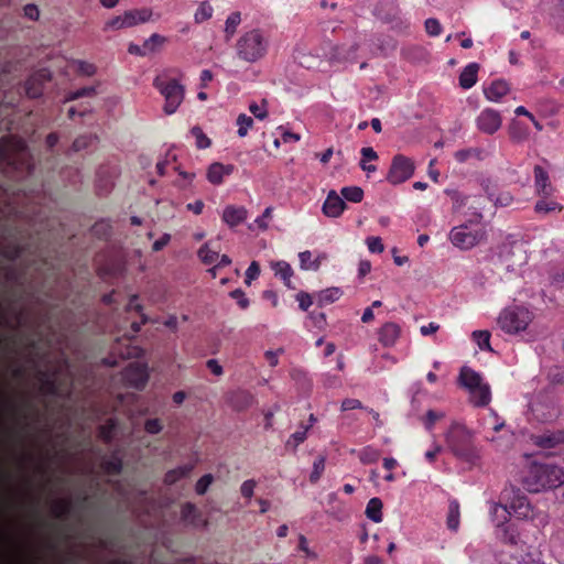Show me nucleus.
Returning <instances> with one entry per match:
<instances>
[{"label": "nucleus", "mask_w": 564, "mask_h": 564, "mask_svg": "<svg viewBox=\"0 0 564 564\" xmlns=\"http://www.w3.org/2000/svg\"><path fill=\"white\" fill-rule=\"evenodd\" d=\"M563 470L554 465L533 464L523 477V487L530 492L561 488L563 491Z\"/></svg>", "instance_id": "1"}, {"label": "nucleus", "mask_w": 564, "mask_h": 564, "mask_svg": "<svg viewBox=\"0 0 564 564\" xmlns=\"http://www.w3.org/2000/svg\"><path fill=\"white\" fill-rule=\"evenodd\" d=\"M445 441L453 455L465 462L477 458L470 431L459 423H453L445 433Z\"/></svg>", "instance_id": "2"}, {"label": "nucleus", "mask_w": 564, "mask_h": 564, "mask_svg": "<svg viewBox=\"0 0 564 564\" xmlns=\"http://www.w3.org/2000/svg\"><path fill=\"white\" fill-rule=\"evenodd\" d=\"M547 379L549 384L539 392L534 406L535 411H539V408L545 406L547 412L543 415L546 420H552L560 414L558 398L555 394V388L564 383V369L558 367L551 369L547 373Z\"/></svg>", "instance_id": "3"}, {"label": "nucleus", "mask_w": 564, "mask_h": 564, "mask_svg": "<svg viewBox=\"0 0 564 564\" xmlns=\"http://www.w3.org/2000/svg\"><path fill=\"white\" fill-rule=\"evenodd\" d=\"M153 86L164 97V112L173 115L180 105L183 102L185 88L177 79H167L163 76H156L153 80Z\"/></svg>", "instance_id": "4"}, {"label": "nucleus", "mask_w": 564, "mask_h": 564, "mask_svg": "<svg viewBox=\"0 0 564 564\" xmlns=\"http://www.w3.org/2000/svg\"><path fill=\"white\" fill-rule=\"evenodd\" d=\"M532 319L531 313L523 306L505 308L498 317L499 327L508 334H518L527 329Z\"/></svg>", "instance_id": "5"}, {"label": "nucleus", "mask_w": 564, "mask_h": 564, "mask_svg": "<svg viewBox=\"0 0 564 564\" xmlns=\"http://www.w3.org/2000/svg\"><path fill=\"white\" fill-rule=\"evenodd\" d=\"M531 442L540 453L546 456H557L564 453V429H546L531 435Z\"/></svg>", "instance_id": "6"}, {"label": "nucleus", "mask_w": 564, "mask_h": 564, "mask_svg": "<svg viewBox=\"0 0 564 564\" xmlns=\"http://www.w3.org/2000/svg\"><path fill=\"white\" fill-rule=\"evenodd\" d=\"M152 10L148 8L127 10L121 15L111 18L105 23L104 30H121L148 22Z\"/></svg>", "instance_id": "7"}, {"label": "nucleus", "mask_w": 564, "mask_h": 564, "mask_svg": "<svg viewBox=\"0 0 564 564\" xmlns=\"http://www.w3.org/2000/svg\"><path fill=\"white\" fill-rule=\"evenodd\" d=\"M485 236L486 232L482 229H471L468 225L464 224L452 228L449 240L455 247L468 250L478 245Z\"/></svg>", "instance_id": "8"}, {"label": "nucleus", "mask_w": 564, "mask_h": 564, "mask_svg": "<svg viewBox=\"0 0 564 564\" xmlns=\"http://www.w3.org/2000/svg\"><path fill=\"white\" fill-rule=\"evenodd\" d=\"M415 171V165L412 159L397 154L392 158L389 172L386 180L391 185H399L410 180Z\"/></svg>", "instance_id": "9"}, {"label": "nucleus", "mask_w": 564, "mask_h": 564, "mask_svg": "<svg viewBox=\"0 0 564 564\" xmlns=\"http://www.w3.org/2000/svg\"><path fill=\"white\" fill-rule=\"evenodd\" d=\"M505 496L509 500L507 507L510 510V514L513 513L519 519L532 518L533 508L528 497L520 489L511 488V490H506Z\"/></svg>", "instance_id": "10"}, {"label": "nucleus", "mask_w": 564, "mask_h": 564, "mask_svg": "<svg viewBox=\"0 0 564 564\" xmlns=\"http://www.w3.org/2000/svg\"><path fill=\"white\" fill-rule=\"evenodd\" d=\"M270 40L268 33L262 29L249 31V63L263 58L269 50Z\"/></svg>", "instance_id": "11"}, {"label": "nucleus", "mask_w": 564, "mask_h": 564, "mask_svg": "<svg viewBox=\"0 0 564 564\" xmlns=\"http://www.w3.org/2000/svg\"><path fill=\"white\" fill-rule=\"evenodd\" d=\"M502 124L500 112L492 108H485L476 118L478 130L486 134H494Z\"/></svg>", "instance_id": "12"}, {"label": "nucleus", "mask_w": 564, "mask_h": 564, "mask_svg": "<svg viewBox=\"0 0 564 564\" xmlns=\"http://www.w3.org/2000/svg\"><path fill=\"white\" fill-rule=\"evenodd\" d=\"M123 379L129 386L142 390L149 380L147 366L138 362L129 364L123 371Z\"/></svg>", "instance_id": "13"}, {"label": "nucleus", "mask_w": 564, "mask_h": 564, "mask_svg": "<svg viewBox=\"0 0 564 564\" xmlns=\"http://www.w3.org/2000/svg\"><path fill=\"white\" fill-rule=\"evenodd\" d=\"M40 391L45 395H59V383L56 371L39 370Z\"/></svg>", "instance_id": "14"}, {"label": "nucleus", "mask_w": 564, "mask_h": 564, "mask_svg": "<svg viewBox=\"0 0 564 564\" xmlns=\"http://www.w3.org/2000/svg\"><path fill=\"white\" fill-rule=\"evenodd\" d=\"M345 208L346 203L341 196L334 189L329 191L322 207L323 214L330 218H337L343 214Z\"/></svg>", "instance_id": "15"}, {"label": "nucleus", "mask_w": 564, "mask_h": 564, "mask_svg": "<svg viewBox=\"0 0 564 564\" xmlns=\"http://www.w3.org/2000/svg\"><path fill=\"white\" fill-rule=\"evenodd\" d=\"M181 518L187 524L196 528H204L207 525V520L202 518L200 511L192 502H186L182 506Z\"/></svg>", "instance_id": "16"}, {"label": "nucleus", "mask_w": 564, "mask_h": 564, "mask_svg": "<svg viewBox=\"0 0 564 564\" xmlns=\"http://www.w3.org/2000/svg\"><path fill=\"white\" fill-rule=\"evenodd\" d=\"M235 170L232 164H223L215 162L207 170V180L213 185H220L226 176H229Z\"/></svg>", "instance_id": "17"}, {"label": "nucleus", "mask_w": 564, "mask_h": 564, "mask_svg": "<svg viewBox=\"0 0 564 564\" xmlns=\"http://www.w3.org/2000/svg\"><path fill=\"white\" fill-rule=\"evenodd\" d=\"M510 90L509 84L503 79H496L484 87V95L489 101L498 102Z\"/></svg>", "instance_id": "18"}, {"label": "nucleus", "mask_w": 564, "mask_h": 564, "mask_svg": "<svg viewBox=\"0 0 564 564\" xmlns=\"http://www.w3.org/2000/svg\"><path fill=\"white\" fill-rule=\"evenodd\" d=\"M479 64L476 62L467 64L459 74L458 82L463 89H470L477 83Z\"/></svg>", "instance_id": "19"}, {"label": "nucleus", "mask_w": 564, "mask_h": 564, "mask_svg": "<svg viewBox=\"0 0 564 564\" xmlns=\"http://www.w3.org/2000/svg\"><path fill=\"white\" fill-rule=\"evenodd\" d=\"M400 327L398 324L389 322L382 325L379 330V341L386 347H392L400 337Z\"/></svg>", "instance_id": "20"}, {"label": "nucleus", "mask_w": 564, "mask_h": 564, "mask_svg": "<svg viewBox=\"0 0 564 564\" xmlns=\"http://www.w3.org/2000/svg\"><path fill=\"white\" fill-rule=\"evenodd\" d=\"M100 466L105 474L109 476L120 475L123 468V463L119 452L115 451L109 456H105Z\"/></svg>", "instance_id": "21"}, {"label": "nucleus", "mask_w": 564, "mask_h": 564, "mask_svg": "<svg viewBox=\"0 0 564 564\" xmlns=\"http://www.w3.org/2000/svg\"><path fill=\"white\" fill-rule=\"evenodd\" d=\"M459 381L460 384L468 389L470 393L484 384L480 373L468 367H463L460 369Z\"/></svg>", "instance_id": "22"}, {"label": "nucleus", "mask_w": 564, "mask_h": 564, "mask_svg": "<svg viewBox=\"0 0 564 564\" xmlns=\"http://www.w3.org/2000/svg\"><path fill=\"white\" fill-rule=\"evenodd\" d=\"M247 218V209L245 207L227 206L223 213V220L229 227H236L243 223Z\"/></svg>", "instance_id": "23"}, {"label": "nucleus", "mask_w": 564, "mask_h": 564, "mask_svg": "<svg viewBox=\"0 0 564 564\" xmlns=\"http://www.w3.org/2000/svg\"><path fill=\"white\" fill-rule=\"evenodd\" d=\"M46 79H48V77L42 73L29 77L24 85L28 97L33 99L41 97L43 94V83Z\"/></svg>", "instance_id": "24"}, {"label": "nucleus", "mask_w": 564, "mask_h": 564, "mask_svg": "<svg viewBox=\"0 0 564 564\" xmlns=\"http://www.w3.org/2000/svg\"><path fill=\"white\" fill-rule=\"evenodd\" d=\"M28 243L10 241L1 248V256L9 261H17L28 251Z\"/></svg>", "instance_id": "25"}, {"label": "nucleus", "mask_w": 564, "mask_h": 564, "mask_svg": "<svg viewBox=\"0 0 564 564\" xmlns=\"http://www.w3.org/2000/svg\"><path fill=\"white\" fill-rule=\"evenodd\" d=\"M341 295V289L333 286L315 293L314 299L318 306H325L336 302Z\"/></svg>", "instance_id": "26"}, {"label": "nucleus", "mask_w": 564, "mask_h": 564, "mask_svg": "<svg viewBox=\"0 0 564 564\" xmlns=\"http://www.w3.org/2000/svg\"><path fill=\"white\" fill-rule=\"evenodd\" d=\"M194 469V464H186L178 466L174 469H170L164 475V482L166 485H174L180 479L187 477Z\"/></svg>", "instance_id": "27"}, {"label": "nucleus", "mask_w": 564, "mask_h": 564, "mask_svg": "<svg viewBox=\"0 0 564 564\" xmlns=\"http://www.w3.org/2000/svg\"><path fill=\"white\" fill-rule=\"evenodd\" d=\"M459 503L456 499L449 500L448 511L446 517V525L448 530L456 532L459 528Z\"/></svg>", "instance_id": "28"}, {"label": "nucleus", "mask_w": 564, "mask_h": 564, "mask_svg": "<svg viewBox=\"0 0 564 564\" xmlns=\"http://www.w3.org/2000/svg\"><path fill=\"white\" fill-rule=\"evenodd\" d=\"M273 270L275 272V275H279L283 282L284 285L289 289L294 290L295 286L292 284L291 278L293 275V269L291 265L285 261H278L273 264Z\"/></svg>", "instance_id": "29"}, {"label": "nucleus", "mask_w": 564, "mask_h": 564, "mask_svg": "<svg viewBox=\"0 0 564 564\" xmlns=\"http://www.w3.org/2000/svg\"><path fill=\"white\" fill-rule=\"evenodd\" d=\"M510 139L517 143H521L529 138V129L522 122L512 120L509 126Z\"/></svg>", "instance_id": "30"}, {"label": "nucleus", "mask_w": 564, "mask_h": 564, "mask_svg": "<svg viewBox=\"0 0 564 564\" xmlns=\"http://www.w3.org/2000/svg\"><path fill=\"white\" fill-rule=\"evenodd\" d=\"M471 401L476 406H486L491 400L490 387L487 383L481 384L471 393Z\"/></svg>", "instance_id": "31"}, {"label": "nucleus", "mask_w": 564, "mask_h": 564, "mask_svg": "<svg viewBox=\"0 0 564 564\" xmlns=\"http://www.w3.org/2000/svg\"><path fill=\"white\" fill-rule=\"evenodd\" d=\"M368 519L379 523L382 521V501L379 498H371L366 507L365 511Z\"/></svg>", "instance_id": "32"}, {"label": "nucleus", "mask_w": 564, "mask_h": 564, "mask_svg": "<svg viewBox=\"0 0 564 564\" xmlns=\"http://www.w3.org/2000/svg\"><path fill=\"white\" fill-rule=\"evenodd\" d=\"M198 257L205 264H213L219 258L218 251L214 248V242L209 241L203 245L198 250Z\"/></svg>", "instance_id": "33"}, {"label": "nucleus", "mask_w": 564, "mask_h": 564, "mask_svg": "<svg viewBox=\"0 0 564 564\" xmlns=\"http://www.w3.org/2000/svg\"><path fill=\"white\" fill-rule=\"evenodd\" d=\"M241 23V13L235 11L230 13L225 23V40L229 42L235 35L238 25Z\"/></svg>", "instance_id": "34"}, {"label": "nucleus", "mask_w": 564, "mask_h": 564, "mask_svg": "<svg viewBox=\"0 0 564 564\" xmlns=\"http://www.w3.org/2000/svg\"><path fill=\"white\" fill-rule=\"evenodd\" d=\"M91 234L98 239L107 240L112 234V226L109 220L101 219L93 225Z\"/></svg>", "instance_id": "35"}, {"label": "nucleus", "mask_w": 564, "mask_h": 564, "mask_svg": "<svg viewBox=\"0 0 564 564\" xmlns=\"http://www.w3.org/2000/svg\"><path fill=\"white\" fill-rule=\"evenodd\" d=\"M167 42V39L161 34L153 33L149 39L143 42L147 54L159 52L161 47Z\"/></svg>", "instance_id": "36"}, {"label": "nucleus", "mask_w": 564, "mask_h": 564, "mask_svg": "<svg viewBox=\"0 0 564 564\" xmlns=\"http://www.w3.org/2000/svg\"><path fill=\"white\" fill-rule=\"evenodd\" d=\"M73 503L69 499L55 500L52 507V511L55 518L62 519L70 514Z\"/></svg>", "instance_id": "37"}, {"label": "nucleus", "mask_w": 564, "mask_h": 564, "mask_svg": "<svg viewBox=\"0 0 564 564\" xmlns=\"http://www.w3.org/2000/svg\"><path fill=\"white\" fill-rule=\"evenodd\" d=\"M563 206L555 200L540 199L534 205V210L541 215H547L554 212H562Z\"/></svg>", "instance_id": "38"}, {"label": "nucleus", "mask_w": 564, "mask_h": 564, "mask_svg": "<svg viewBox=\"0 0 564 564\" xmlns=\"http://www.w3.org/2000/svg\"><path fill=\"white\" fill-rule=\"evenodd\" d=\"M341 198L351 203H360L364 198V189L359 186H345L340 191Z\"/></svg>", "instance_id": "39"}, {"label": "nucleus", "mask_w": 564, "mask_h": 564, "mask_svg": "<svg viewBox=\"0 0 564 564\" xmlns=\"http://www.w3.org/2000/svg\"><path fill=\"white\" fill-rule=\"evenodd\" d=\"M510 516V510L507 505L496 503L491 509V517L494 522H496L497 527H500L506 523L508 517Z\"/></svg>", "instance_id": "40"}, {"label": "nucleus", "mask_w": 564, "mask_h": 564, "mask_svg": "<svg viewBox=\"0 0 564 564\" xmlns=\"http://www.w3.org/2000/svg\"><path fill=\"white\" fill-rule=\"evenodd\" d=\"M191 134L195 138V145L198 150L210 148L212 140L204 133L199 126H194L191 129Z\"/></svg>", "instance_id": "41"}, {"label": "nucleus", "mask_w": 564, "mask_h": 564, "mask_svg": "<svg viewBox=\"0 0 564 564\" xmlns=\"http://www.w3.org/2000/svg\"><path fill=\"white\" fill-rule=\"evenodd\" d=\"M534 178L538 192L547 193L546 188L549 186V174L542 166H534Z\"/></svg>", "instance_id": "42"}, {"label": "nucleus", "mask_w": 564, "mask_h": 564, "mask_svg": "<svg viewBox=\"0 0 564 564\" xmlns=\"http://www.w3.org/2000/svg\"><path fill=\"white\" fill-rule=\"evenodd\" d=\"M471 336L480 350H492L490 346V333L488 330H474Z\"/></svg>", "instance_id": "43"}, {"label": "nucleus", "mask_w": 564, "mask_h": 564, "mask_svg": "<svg viewBox=\"0 0 564 564\" xmlns=\"http://www.w3.org/2000/svg\"><path fill=\"white\" fill-rule=\"evenodd\" d=\"M499 528V538L508 544L516 545L518 543V535L516 534L512 525H507L506 523L498 527Z\"/></svg>", "instance_id": "44"}, {"label": "nucleus", "mask_w": 564, "mask_h": 564, "mask_svg": "<svg viewBox=\"0 0 564 564\" xmlns=\"http://www.w3.org/2000/svg\"><path fill=\"white\" fill-rule=\"evenodd\" d=\"M325 460H326L325 456H322V455H319L318 457L315 458V460L313 463V470L310 475V481L312 484H315L319 480V478L325 469Z\"/></svg>", "instance_id": "45"}, {"label": "nucleus", "mask_w": 564, "mask_h": 564, "mask_svg": "<svg viewBox=\"0 0 564 564\" xmlns=\"http://www.w3.org/2000/svg\"><path fill=\"white\" fill-rule=\"evenodd\" d=\"M96 93H97L96 87H94V86L83 87L75 91L68 93L65 97V101H73V100H77L83 97H91V96H95Z\"/></svg>", "instance_id": "46"}, {"label": "nucleus", "mask_w": 564, "mask_h": 564, "mask_svg": "<svg viewBox=\"0 0 564 564\" xmlns=\"http://www.w3.org/2000/svg\"><path fill=\"white\" fill-rule=\"evenodd\" d=\"M115 429H116V424H115L113 420L107 421V423L100 425V427H99V431H98L99 437L105 443H110L115 435Z\"/></svg>", "instance_id": "47"}, {"label": "nucleus", "mask_w": 564, "mask_h": 564, "mask_svg": "<svg viewBox=\"0 0 564 564\" xmlns=\"http://www.w3.org/2000/svg\"><path fill=\"white\" fill-rule=\"evenodd\" d=\"M310 426L301 425V430L294 432L286 442V446H293L296 448L307 437Z\"/></svg>", "instance_id": "48"}, {"label": "nucleus", "mask_w": 564, "mask_h": 564, "mask_svg": "<svg viewBox=\"0 0 564 564\" xmlns=\"http://www.w3.org/2000/svg\"><path fill=\"white\" fill-rule=\"evenodd\" d=\"M379 451L369 446L362 448L359 453V459L362 464H373L379 459Z\"/></svg>", "instance_id": "49"}, {"label": "nucleus", "mask_w": 564, "mask_h": 564, "mask_svg": "<svg viewBox=\"0 0 564 564\" xmlns=\"http://www.w3.org/2000/svg\"><path fill=\"white\" fill-rule=\"evenodd\" d=\"M213 7L208 2H202L195 12V21L200 23L212 18Z\"/></svg>", "instance_id": "50"}, {"label": "nucleus", "mask_w": 564, "mask_h": 564, "mask_svg": "<svg viewBox=\"0 0 564 564\" xmlns=\"http://www.w3.org/2000/svg\"><path fill=\"white\" fill-rule=\"evenodd\" d=\"M214 477L212 474H205L202 476L196 485H195V491L197 495H205L209 488V486L213 484Z\"/></svg>", "instance_id": "51"}, {"label": "nucleus", "mask_w": 564, "mask_h": 564, "mask_svg": "<svg viewBox=\"0 0 564 564\" xmlns=\"http://www.w3.org/2000/svg\"><path fill=\"white\" fill-rule=\"evenodd\" d=\"M249 112H251L257 119L263 120L268 116L267 100H262L261 105L256 102L249 104Z\"/></svg>", "instance_id": "52"}, {"label": "nucleus", "mask_w": 564, "mask_h": 564, "mask_svg": "<svg viewBox=\"0 0 564 564\" xmlns=\"http://www.w3.org/2000/svg\"><path fill=\"white\" fill-rule=\"evenodd\" d=\"M77 73L83 76H94L97 72L95 64L86 61H76Z\"/></svg>", "instance_id": "53"}, {"label": "nucleus", "mask_w": 564, "mask_h": 564, "mask_svg": "<svg viewBox=\"0 0 564 564\" xmlns=\"http://www.w3.org/2000/svg\"><path fill=\"white\" fill-rule=\"evenodd\" d=\"M425 31L431 36H438L442 33V25L435 18H429L424 23Z\"/></svg>", "instance_id": "54"}, {"label": "nucleus", "mask_w": 564, "mask_h": 564, "mask_svg": "<svg viewBox=\"0 0 564 564\" xmlns=\"http://www.w3.org/2000/svg\"><path fill=\"white\" fill-rule=\"evenodd\" d=\"M295 299L299 302V307L304 312H306L310 308V306L313 304L315 300L314 295H311L310 293H306L304 291L299 292Z\"/></svg>", "instance_id": "55"}, {"label": "nucleus", "mask_w": 564, "mask_h": 564, "mask_svg": "<svg viewBox=\"0 0 564 564\" xmlns=\"http://www.w3.org/2000/svg\"><path fill=\"white\" fill-rule=\"evenodd\" d=\"M299 259H300V265H301V269L303 270H314L316 271L317 270V265L316 264H312V252L306 250V251H303V252H300L299 253Z\"/></svg>", "instance_id": "56"}, {"label": "nucleus", "mask_w": 564, "mask_h": 564, "mask_svg": "<svg viewBox=\"0 0 564 564\" xmlns=\"http://www.w3.org/2000/svg\"><path fill=\"white\" fill-rule=\"evenodd\" d=\"M163 430V424L160 419H148L144 422V431L149 434L155 435Z\"/></svg>", "instance_id": "57"}, {"label": "nucleus", "mask_w": 564, "mask_h": 564, "mask_svg": "<svg viewBox=\"0 0 564 564\" xmlns=\"http://www.w3.org/2000/svg\"><path fill=\"white\" fill-rule=\"evenodd\" d=\"M94 140H95V138L91 135H80L74 140L72 148L76 152L84 150V149L88 148L93 143Z\"/></svg>", "instance_id": "58"}, {"label": "nucleus", "mask_w": 564, "mask_h": 564, "mask_svg": "<svg viewBox=\"0 0 564 564\" xmlns=\"http://www.w3.org/2000/svg\"><path fill=\"white\" fill-rule=\"evenodd\" d=\"M11 142L9 138H2L0 139V160L6 161L10 163L11 161V154L10 149Z\"/></svg>", "instance_id": "59"}, {"label": "nucleus", "mask_w": 564, "mask_h": 564, "mask_svg": "<svg viewBox=\"0 0 564 564\" xmlns=\"http://www.w3.org/2000/svg\"><path fill=\"white\" fill-rule=\"evenodd\" d=\"M489 199L495 203L496 206L506 207L512 202V196L509 193H501L498 196L489 194Z\"/></svg>", "instance_id": "60"}, {"label": "nucleus", "mask_w": 564, "mask_h": 564, "mask_svg": "<svg viewBox=\"0 0 564 564\" xmlns=\"http://www.w3.org/2000/svg\"><path fill=\"white\" fill-rule=\"evenodd\" d=\"M424 51L421 47L411 46L402 48V55L410 61L419 59L423 56Z\"/></svg>", "instance_id": "61"}, {"label": "nucleus", "mask_w": 564, "mask_h": 564, "mask_svg": "<svg viewBox=\"0 0 564 564\" xmlns=\"http://www.w3.org/2000/svg\"><path fill=\"white\" fill-rule=\"evenodd\" d=\"M367 246L369 251L372 253H380L384 249L381 238L379 237H368Z\"/></svg>", "instance_id": "62"}, {"label": "nucleus", "mask_w": 564, "mask_h": 564, "mask_svg": "<svg viewBox=\"0 0 564 564\" xmlns=\"http://www.w3.org/2000/svg\"><path fill=\"white\" fill-rule=\"evenodd\" d=\"M272 208L267 207L263 212V214L254 219V225L261 229L264 230L268 228V219L271 218Z\"/></svg>", "instance_id": "63"}, {"label": "nucleus", "mask_w": 564, "mask_h": 564, "mask_svg": "<svg viewBox=\"0 0 564 564\" xmlns=\"http://www.w3.org/2000/svg\"><path fill=\"white\" fill-rule=\"evenodd\" d=\"M480 151L478 149H464V150H459L455 153V159L458 161V162H465L468 160L469 156L471 155H479Z\"/></svg>", "instance_id": "64"}]
</instances>
